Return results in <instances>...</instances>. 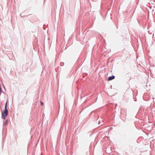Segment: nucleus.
I'll return each mask as SVG.
<instances>
[{"label":"nucleus","instance_id":"1","mask_svg":"<svg viewBox=\"0 0 155 155\" xmlns=\"http://www.w3.org/2000/svg\"><path fill=\"white\" fill-rule=\"evenodd\" d=\"M8 114V110L5 109L3 112H2V118L5 119L6 117L7 116Z\"/></svg>","mask_w":155,"mask_h":155},{"label":"nucleus","instance_id":"2","mask_svg":"<svg viewBox=\"0 0 155 155\" xmlns=\"http://www.w3.org/2000/svg\"><path fill=\"white\" fill-rule=\"evenodd\" d=\"M115 78V76H112L109 77L108 78V81H111Z\"/></svg>","mask_w":155,"mask_h":155},{"label":"nucleus","instance_id":"3","mask_svg":"<svg viewBox=\"0 0 155 155\" xmlns=\"http://www.w3.org/2000/svg\"><path fill=\"white\" fill-rule=\"evenodd\" d=\"M7 102H6L5 104V109L7 110Z\"/></svg>","mask_w":155,"mask_h":155},{"label":"nucleus","instance_id":"4","mask_svg":"<svg viewBox=\"0 0 155 155\" xmlns=\"http://www.w3.org/2000/svg\"><path fill=\"white\" fill-rule=\"evenodd\" d=\"M41 106H43L44 105V103L42 102H41Z\"/></svg>","mask_w":155,"mask_h":155}]
</instances>
